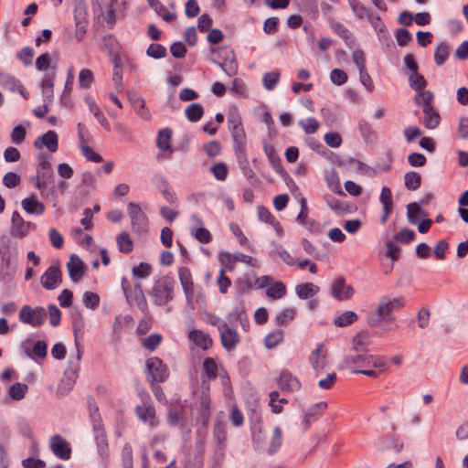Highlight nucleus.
<instances>
[{
    "label": "nucleus",
    "instance_id": "1",
    "mask_svg": "<svg viewBox=\"0 0 468 468\" xmlns=\"http://www.w3.org/2000/svg\"><path fill=\"white\" fill-rule=\"evenodd\" d=\"M346 364L354 365L353 372L360 373L372 378L389 372L388 361L379 355L363 354L346 358Z\"/></svg>",
    "mask_w": 468,
    "mask_h": 468
},
{
    "label": "nucleus",
    "instance_id": "2",
    "mask_svg": "<svg viewBox=\"0 0 468 468\" xmlns=\"http://www.w3.org/2000/svg\"><path fill=\"white\" fill-rule=\"evenodd\" d=\"M175 281L165 276L155 281L150 292L156 305H165L174 298Z\"/></svg>",
    "mask_w": 468,
    "mask_h": 468
},
{
    "label": "nucleus",
    "instance_id": "3",
    "mask_svg": "<svg viewBox=\"0 0 468 468\" xmlns=\"http://www.w3.org/2000/svg\"><path fill=\"white\" fill-rule=\"evenodd\" d=\"M122 289L130 304L135 303L143 312L148 313V304L144 297L142 285L132 282L127 277L122 278Z\"/></svg>",
    "mask_w": 468,
    "mask_h": 468
},
{
    "label": "nucleus",
    "instance_id": "4",
    "mask_svg": "<svg viewBox=\"0 0 468 468\" xmlns=\"http://www.w3.org/2000/svg\"><path fill=\"white\" fill-rule=\"evenodd\" d=\"M145 367L151 377L150 382L162 383L169 377L168 367L157 356L148 358Z\"/></svg>",
    "mask_w": 468,
    "mask_h": 468
},
{
    "label": "nucleus",
    "instance_id": "5",
    "mask_svg": "<svg viewBox=\"0 0 468 468\" xmlns=\"http://www.w3.org/2000/svg\"><path fill=\"white\" fill-rule=\"evenodd\" d=\"M47 314L43 307L31 308L28 305H24L19 312V320L23 324H30L34 327L40 326L45 319Z\"/></svg>",
    "mask_w": 468,
    "mask_h": 468
},
{
    "label": "nucleus",
    "instance_id": "6",
    "mask_svg": "<svg viewBox=\"0 0 468 468\" xmlns=\"http://www.w3.org/2000/svg\"><path fill=\"white\" fill-rule=\"evenodd\" d=\"M40 282L47 290L56 289L62 282V272L58 263L50 265L42 274Z\"/></svg>",
    "mask_w": 468,
    "mask_h": 468
},
{
    "label": "nucleus",
    "instance_id": "7",
    "mask_svg": "<svg viewBox=\"0 0 468 468\" xmlns=\"http://www.w3.org/2000/svg\"><path fill=\"white\" fill-rule=\"evenodd\" d=\"M405 305L406 301L403 297L394 299L384 298L377 308V314L381 319H387L391 314L402 309Z\"/></svg>",
    "mask_w": 468,
    "mask_h": 468
},
{
    "label": "nucleus",
    "instance_id": "8",
    "mask_svg": "<svg viewBox=\"0 0 468 468\" xmlns=\"http://www.w3.org/2000/svg\"><path fill=\"white\" fill-rule=\"evenodd\" d=\"M354 288L346 284L343 276H337L332 282L331 294L338 301L349 300L354 294Z\"/></svg>",
    "mask_w": 468,
    "mask_h": 468
},
{
    "label": "nucleus",
    "instance_id": "9",
    "mask_svg": "<svg viewBox=\"0 0 468 468\" xmlns=\"http://www.w3.org/2000/svg\"><path fill=\"white\" fill-rule=\"evenodd\" d=\"M49 447L51 452L59 459L67 461L71 456V446L60 435H54L50 438Z\"/></svg>",
    "mask_w": 468,
    "mask_h": 468
},
{
    "label": "nucleus",
    "instance_id": "10",
    "mask_svg": "<svg viewBox=\"0 0 468 468\" xmlns=\"http://www.w3.org/2000/svg\"><path fill=\"white\" fill-rule=\"evenodd\" d=\"M309 361L317 373L325 369L328 365V351L324 344H319L311 353Z\"/></svg>",
    "mask_w": 468,
    "mask_h": 468
},
{
    "label": "nucleus",
    "instance_id": "11",
    "mask_svg": "<svg viewBox=\"0 0 468 468\" xmlns=\"http://www.w3.org/2000/svg\"><path fill=\"white\" fill-rule=\"evenodd\" d=\"M127 212L133 228L136 229H146L148 218L138 204L130 202L127 206Z\"/></svg>",
    "mask_w": 468,
    "mask_h": 468
},
{
    "label": "nucleus",
    "instance_id": "12",
    "mask_svg": "<svg viewBox=\"0 0 468 468\" xmlns=\"http://www.w3.org/2000/svg\"><path fill=\"white\" fill-rule=\"evenodd\" d=\"M277 384H278V387L282 390L287 391V392L298 391L302 386V384L299 381V379L297 378V377L292 375L287 369H283L281 372V374L277 379Z\"/></svg>",
    "mask_w": 468,
    "mask_h": 468
},
{
    "label": "nucleus",
    "instance_id": "13",
    "mask_svg": "<svg viewBox=\"0 0 468 468\" xmlns=\"http://www.w3.org/2000/svg\"><path fill=\"white\" fill-rule=\"evenodd\" d=\"M178 277L186 300L191 302L194 298L195 285L190 270L187 267H180L178 269Z\"/></svg>",
    "mask_w": 468,
    "mask_h": 468
},
{
    "label": "nucleus",
    "instance_id": "14",
    "mask_svg": "<svg viewBox=\"0 0 468 468\" xmlns=\"http://www.w3.org/2000/svg\"><path fill=\"white\" fill-rule=\"evenodd\" d=\"M187 336L191 343L202 350H208L213 346V339L211 336L202 330H190Z\"/></svg>",
    "mask_w": 468,
    "mask_h": 468
},
{
    "label": "nucleus",
    "instance_id": "15",
    "mask_svg": "<svg viewBox=\"0 0 468 468\" xmlns=\"http://www.w3.org/2000/svg\"><path fill=\"white\" fill-rule=\"evenodd\" d=\"M219 335L222 346L228 351L235 349L239 343L237 330L229 324L219 332Z\"/></svg>",
    "mask_w": 468,
    "mask_h": 468
},
{
    "label": "nucleus",
    "instance_id": "16",
    "mask_svg": "<svg viewBox=\"0 0 468 468\" xmlns=\"http://www.w3.org/2000/svg\"><path fill=\"white\" fill-rule=\"evenodd\" d=\"M135 412L138 418L142 421L148 423L150 427L154 428L158 425V420L155 416V409L152 404L145 402L143 405L137 406Z\"/></svg>",
    "mask_w": 468,
    "mask_h": 468
},
{
    "label": "nucleus",
    "instance_id": "17",
    "mask_svg": "<svg viewBox=\"0 0 468 468\" xmlns=\"http://www.w3.org/2000/svg\"><path fill=\"white\" fill-rule=\"evenodd\" d=\"M68 271L70 279L74 282H79L84 276L85 266L83 261L76 255H72L67 263Z\"/></svg>",
    "mask_w": 468,
    "mask_h": 468
},
{
    "label": "nucleus",
    "instance_id": "18",
    "mask_svg": "<svg viewBox=\"0 0 468 468\" xmlns=\"http://www.w3.org/2000/svg\"><path fill=\"white\" fill-rule=\"evenodd\" d=\"M172 130L165 128L159 131L156 144L163 152L162 157L170 158L173 150L171 148Z\"/></svg>",
    "mask_w": 468,
    "mask_h": 468
},
{
    "label": "nucleus",
    "instance_id": "19",
    "mask_svg": "<svg viewBox=\"0 0 468 468\" xmlns=\"http://www.w3.org/2000/svg\"><path fill=\"white\" fill-rule=\"evenodd\" d=\"M34 146L37 149L46 146L51 153H55L58 147V134L54 131H48L36 139Z\"/></svg>",
    "mask_w": 468,
    "mask_h": 468
},
{
    "label": "nucleus",
    "instance_id": "20",
    "mask_svg": "<svg viewBox=\"0 0 468 468\" xmlns=\"http://www.w3.org/2000/svg\"><path fill=\"white\" fill-rule=\"evenodd\" d=\"M324 200L327 206L337 215L343 216L352 212L353 206L347 202L340 200L332 195H326Z\"/></svg>",
    "mask_w": 468,
    "mask_h": 468
},
{
    "label": "nucleus",
    "instance_id": "21",
    "mask_svg": "<svg viewBox=\"0 0 468 468\" xmlns=\"http://www.w3.org/2000/svg\"><path fill=\"white\" fill-rule=\"evenodd\" d=\"M422 124L430 130L435 129L441 122V116L438 111L432 106L422 108Z\"/></svg>",
    "mask_w": 468,
    "mask_h": 468
},
{
    "label": "nucleus",
    "instance_id": "22",
    "mask_svg": "<svg viewBox=\"0 0 468 468\" xmlns=\"http://www.w3.org/2000/svg\"><path fill=\"white\" fill-rule=\"evenodd\" d=\"M379 199L383 205V215L381 216V222L385 223L389 218L393 208L392 192L389 187L384 186L382 188Z\"/></svg>",
    "mask_w": 468,
    "mask_h": 468
},
{
    "label": "nucleus",
    "instance_id": "23",
    "mask_svg": "<svg viewBox=\"0 0 468 468\" xmlns=\"http://www.w3.org/2000/svg\"><path fill=\"white\" fill-rule=\"evenodd\" d=\"M211 399L208 394L203 393L199 398V421L207 426L209 422V419L211 416Z\"/></svg>",
    "mask_w": 468,
    "mask_h": 468
},
{
    "label": "nucleus",
    "instance_id": "24",
    "mask_svg": "<svg viewBox=\"0 0 468 468\" xmlns=\"http://www.w3.org/2000/svg\"><path fill=\"white\" fill-rule=\"evenodd\" d=\"M22 207L28 214L42 215L46 207L36 196H31L22 200Z\"/></svg>",
    "mask_w": 468,
    "mask_h": 468
},
{
    "label": "nucleus",
    "instance_id": "25",
    "mask_svg": "<svg viewBox=\"0 0 468 468\" xmlns=\"http://www.w3.org/2000/svg\"><path fill=\"white\" fill-rule=\"evenodd\" d=\"M231 135L234 141L235 152L237 154H246L245 141L246 133L243 126L231 129Z\"/></svg>",
    "mask_w": 468,
    "mask_h": 468
},
{
    "label": "nucleus",
    "instance_id": "26",
    "mask_svg": "<svg viewBox=\"0 0 468 468\" xmlns=\"http://www.w3.org/2000/svg\"><path fill=\"white\" fill-rule=\"evenodd\" d=\"M264 153L271 165L272 168L275 170L276 173H282L283 172V165L282 164V160L276 152L273 145L270 144H266L263 146Z\"/></svg>",
    "mask_w": 468,
    "mask_h": 468
},
{
    "label": "nucleus",
    "instance_id": "27",
    "mask_svg": "<svg viewBox=\"0 0 468 468\" xmlns=\"http://www.w3.org/2000/svg\"><path fill=\"white\" fill-rule=\"evenodd\" d=\"M257 214L261 221L271 225L277 232H282L281 223L275 218L269 208L264 206H259Z\"/></svg>",
    "mask_w": 468,
    "mask_h": 468
},
{
    "label": "nucleus",
    "instance_id": "28",
    "mask_svg": "<svg viewBox=\"0 0 468 468\" xmlns=\"http://www.w3.org/2000/svg\"><path fill=\"white\" fill-rule=\"evenodd\" d=\"M116 244L121 253L130 254L133 250V240L127 231H122L117 235Z\"/></svg>",
    "mask_w": 468,
    "mask_h": 468
},
{
    "label": "nucleus",
    "instance_id": "29",
    "mask_svg": "<svg viewBox=\"0 0 468 468\" xmlns=\"http://www.w3.org/2000/svg\"><path fill=\"white\" fill-rule=\"evenodd\" d=\"M320 291L319 286L312 282H304L296 285L295 292L300 299H309L316 295Z\"/></svg>",
    "mask_w": 468,
    "mask_h": 468
},
{
    "label": "nucleus",
    "instance_id": "30",
    "mask_svg": "<svg viewBox=\"0 0 468 468\" xmlns=\"http://www.w3.org/2000/svg\"><path fill=\"white\" fill-rule=\"evenodd\" d=\"M287 293L286 285L281 282H272L266 290V296L271 300H280Z\"/></svg>",
    "mask_w": 468,
    "mask_h": 468
},
{
    "label": "nucleus",
    "instance_id": "31",
    "mask_svg": "<svg viewBox=\"0 0 468 468\" xmlns=\"http://www.w3.org/2000/svg\"><path fill=\"white\" fill-rule=\"evenodd\" d=\"M37 176L39 178H50L52 176L51 164L45 154H41L38 156Z\"/></svg>",
    "mask_w": 468,
    "mask_h": 468
},
{
    "label": "nucleus",
    "instance_id": "32",
    "mask_svg": "<svg viewBox=\"0 0 468 468\" xmlns=\"http://www.w3.org/2000/svg\"><path fill=\"white\" fill-rule=\"evenodd\" d=\"M297 315V310L293 307H288L282 310L275 317V323L278 325H288Z\"/></svg>",
    "mask_w": 468,
    "mask_h": 468
},
{
    "label": "nucleus",
    "instance_id": "33",
    "mask_svg": "<svg viewBox=\"0 0 468 468\" xmlns=\"http://www.w3.org/2000/svg\"><path fill=\"white\" fill-rule=\"evenodd\" d=\"M218 261L222 266L221 270L226 271H233L235 270L237 262L236 253L223 251L218 254Z\"/></svg>",
    "mask_w": 468,
    "mask_h": 468
},
{
    "label": "nucleus",
    "instance_id": "34",
    "mask_svg": "<svg viewBox=\"0 0 468 468\" xmlns=\"http://www.w3.org/2000/svg\"><path fill=\"white\" fill-rule=\"evenodd\" d=\"M0 85H10L12 90L18 91L26 100L28 99V92L24 86L14 78L0 74Z\"/></svg>",
    "mask_w": 468,
    "mask_h": 468
},
{
    "label": "nucleus",
    "instance_id": "35",
    "mask_svg": "<svg viewBox=\"0 0 468 468\" xmlns=\"http://www.w3.org/2000/svg\"><path fill=\"white\" fill-rule=\"evenodd\" d=\"M204 375L209 380L216 379L218 377V365L215 358L206 357L202 364Z\"/></svg>",
    "mask_w": 468,
    "mask_h": 468
},
{
    "label": "nucleus",
    "instance_id": "36",
    "mask_svg": "<svg viewBox=\"0 0 468 468\" xmlns=\"http://www.w3.org/2000/svg\"><path fill=\"white\" fill-rule=\"evenodd\" d=\"M284 338V332L282 329H276L270 332L264 338V345L268 349H272L280 345Z\"/></svg>",
    "mask_w": 468,
    "mask_h": 468
},
{
    "label": "nucleus",
    "instance_id": "37",
    "mask_svg": "<svg viewBox=\"0 0 468 468\" xmlns=\"http://www.w3.org/2000/svg\"><path fill=\"white\" fill-rule=\"evenodd\" d=\"M215 179L218 181L224 182L227 180L229 176V167L224 162H217L211 165L209 169Z\"/></svg>",
    "mask_w": 468,
    "mask_h": 468
},
{
    "label": "nucleus",
    "instance_id": "38",
    "mask_svg": "<svg viewBox=\"0 0 468 468\" xmlns=\"http://www.w3.org/2000/svg\"><path fill=\"white\" fill-rule=\"evenodd\" d=\"M185 112L190 122H197L203 117L204 108L199 103H191L186 108Z\"/></svg>",
    "mask_w": 468,
    "mask_h": 468
},
{
    "label": "nucleus",
    "instance_id": "39",
    "mask_svg": "<svg viewBox=\"0 0 468 468\" xmlns=\"http://www.w3.org/2000/svg\"><path fill=\"white\" fill-rule=\"evenodd\" d=\"M433 99V93L431 90H426V88L420 90H416L415 102L422 108L432 106Z\"/></svg>",
    "mask_w": 468,
    "mask_h": 468
},
{
    "label": "nucleus",
    "instance_id": "40",
    "mask_svg": "<svg viewBox=\"0 0 468 468\" xmlns=\"http://www.w3.org/2000/svg\"><path fill=\"white\" fill-rule=\"evenodd\" d=\"M80 150L82 154L85 156V158L88 161L93 162V163H101L102 161V157L96 153L90 146L87 144L85 142L83 136H80Z\"/></svg>",
    "mask_w": 468,
    "mask_h": 468
},
{
    "label": "nucleus",
    "instance_id": "41",
    "mask_svg": "<svg viewBox=\"0 0 468 468\" xmlns=\"http://www.w3.org/2000/svg\"><path fill=\"white\" fill-rule=\"evenodd\" d=\"M163 336L160 334H152L149 336L142 339V346L146 350L153 352L162 343Z\"/></svg>",
    "mask_w": 468,
    "mask_h": 468
},
{
    "label": "nucleus",
    "instance_id": "42",
    "mask_svg": "<svg viewBox=\"0 0 468 468\" xmlns=\"http://www.w3.org/2000/svg\"><path fill=\"white\" fill-rule=\"evenodd\" d=\"M405 186L409 190H416L420 186L421 176L418 172L410 171L406 173L404 176Z\"/></svg>",
    "mask_w": 468,
    "mask_h": 468
},
{
    "label": "nucleus",
    "instance_id": "43",
    "mask_svg": "<svg viewBox=\"0 0 468 468\" xmlns=\"http://www.w3.org/2000/svg\"><path fill=\"white\" fill-rule=\"evenodd\" d=\"M27 390H28V387L27 384L16 382L10 387L8 393H9V396L14 400H21L22 399L25 398Z\"/></svg>",
    "mask_w": 468,
    "mask_h": 468
},
{
    "label": "nucleus",
    "instance_id": "44",
    "mask_svg": "<svg viewBox=\"0 0 468 468\" xmlns=\"http://www.w3.org/2000/svg\"><path fill=\"white\" fill-rule=\"evenodd\" d=\"M450 55V47L446 43H441L437 46L434 52V60L437 65L443 64Z\"/></svg>",
    "mask_w": 468,
    "mask_h": 468
},
{
    "label": "nucleus",
    "instance_id": "45",
    "mask_svg": "<svg viewBox=\"0 0 468 468\" xmlns=\"http://www.w3.org/2000/svg\"><path fill=\"white\" fill-rule=\"evenodd\" d=\"M410 86L416 91L427 87V80L424 76L418 72H411L409 76Z\"/></svg>",
    "mask_w": 468,
    "mask_h": 468
},
{
    "label": "nucleus",
    "instance_id": "46",
    "mask_svg": "<svg viewBox=\"0 0 468 468\" xmlns=\"http://www.w3.org/2000/svg\"><path fill=\"white\" fill-rule=\"evenodd\" d=\"M93 72L89 69H83L79 74V84L82 89H90L94 83Z\"/></svg>",
    "mask_w": 468,
    "mask_h": 468
},
{
    "label": "nucleus",
    "instance_id": "47",
    "mask_svg": "<svg viewBox=\"0 0 468 468\" xmlns=\"http://www.w3.org/2000/svg\"><path fill=\"white\" fill-rule=\"evenodd\" d=\"M191 235L200 243L208 244L212 241V235L208 229L200 227L191 230Z\"/></svg>",
    "mask_w": 468,
    "mask_h": 468
},
{
    "label": "nucleus",
    "instance_id": "48",
    "mask_svg": "<svg viewBox=\"0 0 468 468\" xmlns=\"http://www.w3.org/2000/svg\"><path fill=\"white\" fill-rule=\"evenodd\" d=\"M357 320V315L352 311H346L337 316L335 324L340 327L347 326Z\"/></svg>",
    "mask_w": 468,
    "mask_h": 468
},
{
    "label": "nucleus",
    "instance_id": "49",
    "mask_svg": "<svg viewBox=\"0 0 468 468\" xmlns=\"http://www.w3.org/2000/svg\"><path fill=\"white\" fill-rule=\"evenodd\" d=\"M152 266L147 262H141L132 270L133 275L136 278L144 279L151 275Z\"/></svg>",
    "mask_w": 468,
    "mask_h": 468
},
{
    "label": "nucleus",
    "instance_id": "50",
    "mask_svg": "<svg viewBox=\"0 0 468 468\" xmlns=\"http://www.w3.org/2000/svg\"><path fill=\"white\" fill-rule=\"evenodd\" d=\"M203 150L208 157L215 158L221 153L222 147L218 141H211L203 145Z\"/></svg>",
    "mask_w": 468,
    "mask_h": 468
},
{
    "label": "nucleus",
    "instance_id": "51",
    "mask_svg": "<svg viewBox=\"0 0 468 468\" xmlns=\"http://www.w3.org/2000/svg\"><path fill=\"white\" fill-rule=\"evenodd\" d=\"M282 436V432L281 428L276 427L273 431L271 445L268 449L269 453L272 454V453L276 452L278 451V449L281 447Z\"/></svg>",
    "mask_w": 468,
    "mask_h": 468
},
{
    "label": "nucleus",
    "instance_id": "52",
    "mask_svg": "<svg viewBox=\"0 0 468 468\" xmlns=\"http://www.w3.org/2000/svg\"><path fill=\"white\" fill-rule=\"evenodd\" d=\"M83 303L87 308L96 309L100 304V296L91 292H86L83 295Z\"/></svg>",
    "mask_w": 468,
    "mask_h": 468
},
{
    "label": "nucleus",
    "instance_id": "53",
    "mask_svg": "<svg viewBox=\"0 0 468 468\" xmlns=\"http://www.w3.org/2000/svg\"><path fill=\"white\" fill-rule=\"evenodd\" d=\"M279 71L268 72L263 77V85L267 90H273L280 80Z\"/></svg>",
    "mask_w": 468,
    "mask_h": 468
},
{
    "label": "nucleus",
    "instance_id": "54",
    "mask_svg": "<svg viewBox=\"0 0 468 468\" xmlns=\"http://www.w3.org/2000/svg\"><path fill=\"white\" fill-rule=\"evenodd\" d=\"M153 325V318L146 314L143 319L140 320L137 328H136V334L138 335H146Z\"/></svg>",
    "mask_w": 468,
    "mask_h": 468
},
{
    "label": "nucleus",
    "instance_id": "55",
    "mask_svg": "<svg viewBox=\"0 0 468 468\" xmlns=\"http://www.w3.org/2000/svg\"><path fill=\"white\" fill-rule=\"evenodd\" d=\"M347 79V74L340 69H335L330 73L331 81L337 86L345 84Z\"/></svg>",
    "mask_w": 468,
    "mask_h": 468
},
{
    "label": "nucleus",
    "instance_id": "56",
    "mask_svg": "<svg viewBox=\"0 0 468 468\" xmlns=\"http://www.w3.org/2000/svg\"><path fill=\"white\" fill-rule=\"evenodd\" d=\"M217 284L221 293H227L229 288L231 286V280L226 275L225 270L219 271V276L217 279Z\"/></svg>",
    "mask_w": 468,
    "mask_h": 468
},
{
    "label": "nucleus",
    "instance_id": "57",
    "mask_svg": "<svg viewBox=\"0 0 468 468\" xmlns=\"http://www.w3.org/2000/svg\"><path fill=\"white\" fill-rule=\"evenodd\" d=\"M26 134V128L21 124L16 125L11 133V140L14 144H20L24 142Z\"/></svg>",
    "mask_w": 468,
    "mask_h": 468
},
{
    "label": "nucleus",
    "instance_id": "58",
    "mask_svg": "<svg viewBox=\"0 0 468 468\" xmlns=\"http://www.w3.org/2000/svg\"><path fill=\"white\" fill-rule=\"evenodd\" d=\"M20 183V176L14 172H8L3 177V184L8 188H14L19 186Z\"/></svg>",
    "mask_w": 468,
    "mask_h": 468
},
{
    "label": "nucleus",
    "instance_id": "59",
    "mask_svg": "<svg viewBox=\"0 0 468 468\" xmlns=\"http://www.w3.org/2000/svg\"><path fill=\"white\" fill-rule=\"evenodd\" d=\"M147 55L154 58H161L165 57L166 48L160 44H151L147 48Z\"/></svg>",
    "mask_w": 468,
    "mask_h": 468
},
{
    "label": "nucleus",
    "instance_id": "60",
    "mask_svg": "<svg viewBox=\"0 0 468 468\" xmlns=\"http://www.w3.org/2000/svg\"><path fill=\"white\" fill-rule=\"evenodd\" d=\"M213 25V20L207 14H203L198 17L197 20V28L200 32H209L211 27Z\"/></svg>",
    "mask_w": 468,
    "mask_h": 468
},
{
    "label": "nucleus",
    "instance_id": "61",
    "mask_svg": "<svg viewBox=\"0 0 468 468\" xmlns=\"http://www.w3.org/2000/svg\"><path fill=\"white\" fill-rule=\"evenodd\" d=\"M301 126L307 134H312L317 132L320 123L314 118H308L301 122Z\"/></svg>",
    "mask_w": 468,
    "mask_h": 468
},
{
    "label": "nucleus",
    "instance_id": "62",
    "mask_svg": "<svg viewBox=\"0 0 468 468\" xmlns=\"http://www.w3.org/2000/svg\"><path fill=\"white\" fill-rule=\"evenodd\" d=\"M279 23L280 21L278 17L267 18L263 24V31L268 35L276 33L278 31Z\"/></svg>",
    "mask_w": 468,
    "mask_h": 468
},
{
    "label": "nucleus",
    "instance_id": "63",
    "mask_svg": "<svg viewBox=\"0 0 468 468\" xmlns=\"http://www.w3.org/2000/svg\"><path fill=\"white\" fill-rule=\"evenodd\" d=\"M415 239V233L413 230L409 229H403L398 232L395 236V239L402 243H410Z\"/></svg>",
    "mask_w": 468,
    "mask_h": 468
},
{
    "label": "nucleus",
    "instance_id": "64",
    "mask_svg": "<svg viewBox=\"0 0 468 468\" xmlns=\"http://www.w3.org/2000/svg\"><path fill=\"white\" fill-rule=\"evenodd\" d=\"M332 29L334 32L338 35L341 38H343L346 42L352 38V35L349 30L341 23H335L332 25Z\"/></svg>",
    "mask_w": 468,
    "mask_h": 468
}]
</instances>
